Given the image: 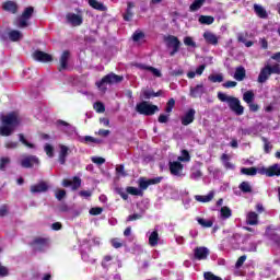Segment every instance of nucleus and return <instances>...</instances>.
<instances>
[{"mask_svg": "<svg viewBox=\"0 0 280 280\" xmlns=\"http://www.w3.org/2000/svg\"><path fill=\"white\" fill-rule=\"evenodd\" d=\"M141 218H143V215L139 214V213H133L127 217L126 222H135L137 220H141Z\"/></svg>", "mask_w": 280, "mask_h": 280, "instance_id": "obj_54", "label": "nucleus"}, {"mask_svg": "<svg viewBox=\"0 0 280 280\" xmlns=\"http://www.w3.org/2000/svg\"><path fill=\"white\" fill-rule=\"evenodd\" d=\"M243 101H244L246 104H252V103L255 101V92H253V91H246V92L243 94Z\"/></svg>", "mask_w": 280, "mask_h": 280, "instance_id": "obj_36", "label": "nucleus"}, {"mask_svg": "<svg viewBox=\"0 0 280 280\" xmlns=\"http://www.w3.org/2000/svg\"><path fill=\"white\" fill-rule=\"evenodd\" d=\"M158 121L159 124H167V121H170V114H160Z\"/></svg>", "mask_w": 280, "mask_h": 280, "instance_id": "obj_59", "label": "nucleus"}, {"mask_svg": "<svg viewBox=\"0 0 280 280\" xmlns=\"http://www.w3.org/2000/svg\"><path fill=\"white\" fill-rule=\"evenodd\" d=\"M59 163L60 165H65V163H67V156H69V152H71V150L65 144L59 145Z\"/></svg>", "mask_w": 280, "mask_h": 280, "instance_id": "obj_22", "label": "nucleus"}, {"mask_svg": "<svg viewBox=\"0 0 280 280\" xmlns=\"http://www.w3.org/2000/svg\"><path fill=\"white\" fill-rule=\"evenodd\" d=\"M132 8H135V2H127V9L126 12L122 15L124 21H132V16H135V13L132 12Z\"/></svg>", "mask_w": 280, "mask_h": 280, "instance_id": "obj_27", "label": "nucleus"}, {"mask_svg": "<svg viewBox=\"0 0 280 280\" xmlns=\"http://www.w3.org/2000/svg\"><path fill=\"white\" fill-rule=\"evenodd\" d=\"M194 257L198 261H202L209 257V248L207 247H196L194 250Z\"/></svg>", "mask_w": 280, "mask_h": 280, "instance_id": "obj_16", "label": "nucleus"}, {"mask_svg": "<svg viewBox=\"0 0 280 280\" xmlns=\"http://www.w3.org/2000/svg\"><path fill=\"white\" fill-rule=\"evenodd\" d=\"M174 106H176V101L174 98H170L166 103L165 113L170 115V113L174 110Z\"/></svg>", "mask_w": 280, "mask_h": 280, "instance_id": "obj_44", "label": "nucleus"}, {"mask_svg": "<svg viewBox=\"0 0 280 280\" xmlns=\"http://www.w3.org/2000/svg\"><path fill=\"white\" fill-rule=\"evenodd\" d=\"M206 2L207 0H195L189 7L190 12H198V10H200Z\"/></svg>", "mask_w": 280, "mask_h": 280, "instance_id": "obj_34", "label": "nucleus"}, {"mask_svg": "<svg viewBox=\"0 0 280 280\" xmlns=\"http://www.w3.org/2000/svg\"><path fill=\"white\" fill-rule=\"evenodd\" d=\"M141 38H145V33H144V32L136 31V32L132 34V40H133V43H139V40H141Z\"/></svg>", "mask_w": 280, "mask_h": 280, "instance_id": "obj_45", "label": "nucleus"}, {"mask_svg": "<svg viewBox=\"0 0 280 280\" xmlns=\"http://www.w3.org/2000/svg\"><path fill=\"white\" fill-rule=\"evenodd\" d=\"M2 10L10 12L11 14H16V12H19V4L14 1H7L2 5Z\"/></svg>", "mask_w": 280, "mask_h": 280, "instance_id": "obj_24", "label": "nucleus"}, {"mask_svg": "<svg viewBox=\"0 0 280 280\" xmlns=\"http://www.w3.org/2000/svg\"><path fill=\"white\" fill-rule=\"evenodd\" d=\"M230 159H231V156H229V154H226V153H223L221 155V161H222L225 170H235V165L233 163L229 162Z\"/></svg>", "mask_w": 280, "mask_h": 280, "instance_id": "obj_32", "label": "nucleus"}, {"mask_svg": "<svg viewBox=\"0 0 280 280\" xmlns=\"http://www.w3.org/2000/svg\"><path fill=\"white\" fill-rule=\"evenodd\" d=\"M136 110L139 115H144L145 117H152L159 113V106L150 104L147 101H142L136 105Z\"/></svg>", "mask_w": 280, "mask_h": 280, "instance_id": "obj_5", "label": "nucleus"}, {"mask_svg": "<svg viewBox=\"0 0 280 280\" xmlns=\"http://www.w3.org/2000/svg\"><path fill=\"white\" fill-rule=\"evenodd\" d=\"M66 19H67L68 23H71V25H73L74 27H78V26L82 25V23H83L82 15H78L75 13H68L66 15Z\"/></svg>", "mask_w": 280, "mask_h": 280, "instance_id": "obj_18", "label": "nucleus"}, {"mask_svg": "<svg viewBox=\"0 0 280 280\" xmlns=\"http://www.w3.org/2000/svg\"><path fill=\"white\" fill-rule=\"evenodd\" d=\"M271 75H280V65L275 63L273 66L266 65L264 68H261L257 82L259 84H265V82H268L270 80Z\"/></svg>", "mask_w": 280, "mask_h": 280, "instance_id": "obj_4", "label": "nucleus"}, {"mask_svg": "<svg viewBox=\"0 0 280 280\" xmlns=\"http://www.w3.org/2000/svg\"><path fill=\"white\" fill-rule=\"evenodd\" d=\"M241 174L245 176H257V167H243L241 168Z\"/></svg>", "mask_w": 280, "mask_h": 280, "instance_id": "obj_37", "label": "nucleus"}, {"mask_svg": "<svg viewBox=\"0 0 280 280\" xmlns=\"http://www.w3.org/2000/svg\"><path fill=\"white\" fill-rule=\"evenodd\" d=\"M30 246L33 247L35 253H44L45 248L49 246V238L37 236L30 243Z\"/></svg>", "mask_w": 280, "mask_h": 280, "instance_id": "obj_7", "label": "nucleus"}, {"mask_svg": "<svg viewBox=\"0 0 280 280\" xmlns=\"http://www.w3.org/2000/svg\"><path fill=\"white\" fill-rule=\"evenodd\" d=\"M81 186H82V179L78 176H74L73 180H70L67 178L62 180V187H72L73 191L80 189Z\"/></svg>", "mask_w": 280, "mask_h": 280, "instance_id": "obj_12", "label": "nucleus"}, {"mask_svg": "<svg viewBox=\"0 0 280 280\" xmlns=\"http://www.w3.org/2000/svg\"><path fill=\"white\" fill-rule=\"evenodd\" d=\"M262 141H264V152L265 154H270V150H272V147L270 145V141H268L267 138L262 137Z\"/></svg>", "mask_w": 280, "mask_h": 280, "instance_id": "obj_48", "label": "nucleus"}, {"mask_svg": "<svg viewBox=\"0 0 280 280\" xmlns=\"http://www.w3.org/2000/svg\"><path fill=\"white\" fill-rule=\"evenodd\" d=\"M92 163H95L96 165H104L106 163V159L100 158V156H93L91 158Z\"/></svg>", "mask_w": 280, "mask_h": 280, "instance_id": "obj_55", "label": "nucleus"}, {"mask_svg": "<svg viewBox=\"0 0 280 280\" xmlns=\"http://www.w3.org/2000/svg\"><path fill=\"white\" fill-rule=\"evenodd\" d=\"M8 275H10L8 267L1 265L0 262V277H8Z\"/></svg>", "mask_w": 280, "mask_h": 280, "instance_id": "obj_63", "label": "nucleus"}, {"mask_svg": "<svg viewBox=\"0 0 280 280\" xmlns=\"http://www.w3.org/2000/svg\"><path fill=\"white\" fill-rule=\"evenodd\" d=\"M203 38L208 45H218V36L213 34L212 32H205L203 33Z\"/></svg>", "mask_w": 280, "mask_h": 280, "instance_id": "obj_29", "label": "nucleus"}, {"mask_svg": "<svg viewBox=\"0 0 280 280\" xmlns=\"http://www.w3.org/2000/svg\"><path fill=\"white\" fill-rule=\"evenodd\" d=\"M159 231L154 230L149 236V245L152 246V248L159 246Z\"/></svg>", "mask_w": 280, "mask_h": 280, "instance_id": "obj_31", "label": "nucleus"}, {"mask_svg": "<svg viewBox=\"0 0 280 280\" xmlns=\"http://www.w3.org/2000/svg\"><path fill=\"white\" fill-rule=\"evenodd\" d=\"M4 148H7V150H16V148H19V142L9 141L4 144Z\"/></svg>", "mask_w": 280, "mask_h": 280, "instance_id": "obj_60", "label": "nucleus"}, {"mask_svg": "<svg viewBox=\"0 0 280 280\" xmlns=\"http://www.w3.org/2000/svg\"><path fill=\"white\" fill-rule=\"evenodd\" d=\"M44 150L47 156H49L50 159L54 158V147L51 144H46Z\"/></svg>", "mask_w": 280, "mask_h": 280, "instance_id": "obj_58", "label": "nucleus"}, {"mask_svg": "<svg viewBox=\"0 0 280 280\" xmlns=\"http://www.w3.org/2000/svg\"><path fill=\"white\" fill-rule=\"evenodd\" d=\"M19 140L21 143H23V145H25L26 148H31L32 150L34 148H36V145H34V143L28 142L27 139H25V136L23 133H19Z\"/></svg>", "mask_w": 280, "mask_h": 280, "instance_id": "obj_43", "label": "nucleus"}, {"mask_svg": "<svg viewBox=\"0 0 280 280\" xmlns=\"http://www.w3.org/2000/svg\"><path fill=\"white\" fill-rule=\"evenodd\" d=\"M214 22H215V18H213L211 15H200L199 16V23L201 25H213Z\"/></svg>", "mask_w": 280, "mask_h": 280, "instance_id": "obj_33", "label": "nucleus"}, {"mask_svg": "<svg viewBox=\"0 0 280 280\" xmlns=\"http://www.w3.org/2000/svg\"><path fill=\"white\" fill-rule=\"evenodd\" d=\"M88 3L93 10H97L98 12H107L108 8L104 5V3L97 0H88Z\"/></svg>", "mask_w": 280, "mask_h": 280, "instance_id": "obj_25", "label": "nucleus"}, {"mask_svg": "<svg viewBox=\"0 0 280 280\" xmlns=\"http://www.w3.org/2000/svg\"><path fill=\"white\" fill-rule=\"evenodd\" d=\"M34 15V7H27L22 12V15L19 18V24L18 27H27V21L32 19Z\"/></svg>", "mask_w": 280, "mask_h": 280, "instance_id": "obj_8", "label": "nucleus"}, {"mask_svg": "<svg viewBox=\"0 0 280 280\" xmlns=\"http://www.w3.org/2000/svg\"><path fill=\"white\" fill-rule=\"evenodd\" d=\"M104 208L102 207H94L90 210V215H102Z\"/></svg>", "mask_w": 280, "mask_h": 280, "instance_id": "obj_53", "label": "nucleus"}, {"mask_svg": "<svg viewBox=\"0 0 280 280\" xmlns=\"http://www.w3.org/2000/svg\"><path fill=\"white\" fill-rule=\"evenodd\" d=\"M33 58L37 61V62H51V60H54V57H51V55L42 51V50H35L33 52Z\"/></svg>", "mask_w": 280, "mask_h": 280, "instance_id": "obj_13", "label": "nucleus"}, {"mask_svg": "<svg viewBox=\"0 0 280 280\" xmlns=\"http://www.w3.org/2000/svg\"><path fill=\"white\" fill-rule=\"evenodd\" d=\"M120 82H124V77L116 74L115 72H110L106 75H104L100 81L95 82V86L101 91V93H106L108 91V88H106L107 84H119Z\"/></svg>", "mask_w": 280, "mask_h": 280, "instance_id": "obj_3", "label": "nucleus"}, {"mask_svg": "<svg viewBox=\"0 0 280 280\" xmlns=\"http://www.w3.org/2000/svg\"><path fill=\"white\" fill-rule=\"evenodd\" d=\"M10 164V158H1L0 159V170L1 172H5V166Z\"/></svg>", "mask_w": 280, "mask_h": 280, "instance_id": "obj_51", "label": "nucleus"}, {"mask_svg": "<svg viewBox=\"0 0 280 280\" xmlns=\"http://www.w3.org/2000/svg\"><path fill=\"white\" fill-rule=\"evenodd\" d=\"M22 34L20 31L13 30L9 33V38L12 40V43H16L18 40H21Z\"/></svg>", "mask_w": 280, "mask_h": 280, "instance_id": "obj_39", "label": "nucleus"}, {"mask_svg": "<svg viewBox=\"0 0 280 280\" xmlns=\"http://www.w3.org/2000/svg\"><path fill=\"white\" fill-rule=\"evenodd\" d=\"M161 95H163V90H159L158 92H154V90L142 91V97H144V100H152V97H161Z\"/></svg>", "mask_w": 280, "mask_h": 280, "instance_id": "obj_26", "label": "nucleus"}, {"mask_svg": "<svg viewBox=\"0 0 280 280\" xmlns=\"http://www.w3.org/2000/svg\"><path fill=\"white\" fill-rule=\"evenodd\" d=\"M55 197H56L59 201H60V200H65V198H67V190H65V189L56 190Z\"/></svg>", "mask_w": 280, "mask_h": 280, "instance_id": "obj_47", "label": "nucleus"}, {"mask_svg": "<svg viewBox=\"0 0 280 280\" xmlns=\"http://www.w3.org/2000/svg\"><path fill=\"white\" fill-rule=\"evenodd\" d=\"M262 174H266L268 178H272L275 176H280V164L276 163L270 165L267 168H262Z\"/></svg>", "mask_w": 280, "mask_h": 280, "instance_id": "obj_14", "label": "nucleus"}, {"mask_svg": "<svg viewBox=\"0 0 280 280\" xmlns=\"http://www.w3.org/2000/svg\"><path fill=\"white\" fill-rule=\"evenodd\" d=\"M110 244L113 248H121L124 243L119 242V238H112Z\"/></svg>", "mask_w": 280, "mask_h": 280, "instance_id": "obj_61", "label": "nucleus"}, {"mask_svg": "<svg viewBox=\"0 0 280 280\" xmlns=\"http://www.w3.org/2000/svg\"><path fill=\"white\" fill-rule=\"evenodd\" d=\"M137 69H141V71H150L155 75V78H161L163 74L161 73V70L152 67V66H145L143 63H137Z\"/></svg>", "mask_w": 280, "mask_h": 280, "instance_id": "obj_20", "label": "nucleus"}, {"mask_svg": "<svg viewBox=\"0 0 280 280\" xmlns=\"http://www.w3.org/2000/svg\"><path fill=\"white\" fill-rule=\"evenodd\" d=\"M168 167L173 176H180V172H183L184 166L180 162H170Z\"/></svg>", "mask_w": 280, "mask_h": 280, "instance_id": "obj_21", "label": "nucleus"}, {"mask_svg": "<svg viewBox=\"0 0 280 280\" xmlns=\"http://www.w3.org/2000/svg\"><path fill=\"white\" fill-rule=\"evenodd\" d=\"M203 279L206 280H222V278L213 275L211 271H207L203 273Z\"/></svg>", "mask_w": 280, "mask_h": 280, "instance_id": "obj_49", "label": "nucleus"}, {"mask_svg": "<svg viewBox=\"0 0 280 280\" xmlns=\"http://www.w3.org/2000/svg\"><path fill=\"white\" fill-rule=\"evenodd\" d=\"M108 261H113V256L106 255L103 257V260L101 262L102 268H108Z\"/></svg>", "mask_w": 280, "mask_h": 280, "instance_id": "obj_56", "label": "nucleus"}, {"mask_svg": "<svg viewBox=\"0 0 280 280\" xmlns=\"http://www.w3.org/2000/svg\"><path fill=\"white\" fill-rule=\"evenodd\" d=\"M197 222L198 224H200V226H202L203 229H211V226H213V221L211 220H206L203 218H197Z\"/></svg>", "mask_w": 280, "mask_h": 280, "instance_id": "obj_40", "label": "nucleus"}, {"mask_svg": "<svg viewBox=\"0 0 280 280\" xmlns=\"http://www.w3.org/2000/svg\"><path fill=\"white\" fill-rule=\"evenodd\" d=\"M184 45H186V47H196V42H194V38L187 36L184 38Z\"/></svg>", "mask_w": 280, "mask_h": 280, "instance_id": "obj_57", "label": "nucleus"}, {"mask_svg": "<svg viewBox=\"0 0 280 280\" xmlns=\"http://www.w3.org/2000/svg\"><path fill=\"white\" fill-rule=\"evenodd\" d=\"M231 215H233L231 208H229L226 206L221 208V218H223V220H229V218H231Z\"/></svg>", "mask_w": 280, "mask_h": 280, "instance_id": "obj_42", "label": "nucleus"}, {"mask_svg": "<svg viewBox=\"0 0 280 280\" xmlns=\"http://www.w3.org/2000/svg\"><path fill=\"white\" fill-rule=\"evenodd\" d=\"M189 95L194 100H196L198 97H202V95H205V84L201 83V84L196 85L195 88L191 86Z\"/></svg>", "mask_w": 280, "mask_h": 280, "instance_id": "obj_19", "label": "nucleus"}, {"mask_svg": "<svg viewBox=\"0 0 280 280\" xmlns=\"http://www.w3.org/2000/svg\"><path fill=\"white\" fill-rule=\"evenodd\" d=\"M244 261H246V255L238 257L235 264V268H242L244 266Z\"/></svg>", "mask_w": 280, "mask_h": 280, "instance_id": "obj_62", "label": "nucleus"}, {"mask_svg": "<svg viewBox=\"0 0 280 280\" xmlns=\"http://www.w3.org/2000/svg\"><path fill=\"white\" fill-rule=\"evenodd\" d=\"M238 189H241L243 194H253V187L248 182H242L238 186Z\"/></svg>", "mask_w": 280, "mask_h": 280, "instance_id": "obj_35", "label": "nucleus"}, {"mask_svg": "<svg viewBox=\"0 0 280 280\" xmlns=\"http://www.w3.org/2000/svg\"><path fill=\"white\" fill-rule=\"evenodd\" d=\"M182 154H183V156H179V158H178V161H182V162L191 161V156L189 155V151L183 150V151H182Z\"/></svg>", "mask_w": 280, "mask_h": 280, "instance_id": "obj_50", "label": "nucleus"}, {"mask_svg": "<svg viewBox=\"0 0 280 280\" xmlns=\"http://www.w3.org/2000/svg\"><path fill=\"white\" fill-rule=\"evenodd\" d=\"M195 200H197V202H211V200H213V192L207 196L197 195L195 196Z\"/></svg>", "mask_w": 280, "mask_h": 280, "instance_id": "obj_38", "label": "nucleus"}, {"mask_svg": "<svg viewBox=\"0 0 280 280\" xmlns=\"http://www.w3.org/2000/svg\"><path fill=\"white\" fill-rule=\"evenodd\" d=\"M163 180V177H155V178H150L145 179V177H140L138 180V185L140 190L145 191L150 185H159Z\"/></svg>", "mask_w": 280, "mask_h": 280, "instance_id": "obj_10", "label": "nucleus"}, {"mask_svg": "<svg viewBox=\"0 0 280 280\" xmlns=\"http://www.w3.org/2000/svg\"><path fill=\"white\" fill-rule=\"evenodd\" d=\"M127 194H129L130 196H143V192L141 191V189L133 187V186H128L126 188Z\"/></svg>", "mask_w": 280, "mask_h": 280, "instance_id": "obj_41", "label": "nucleus"}, {"mask_svg": "<svg viewBox=\"0 0 280 280\" xmlns=\"http://www.w3.org/2000/svg\"><path fill=\"white\" fill-rule=\"evenodd\" d=\"M254 12L259 19H268V11L260 4H254Z\"/></svg>", "mask_w": 280, "mask_h": 280, "instance_id": "obj_30", "label": "nucleus"}, {"mask_svg": "<svg viewBox=\"0 0 280 280\" xmlns=\"http://www.w3.org/2000/svg\"><path fill=\"white\" fill-rule=\"evenodd\" d=\"M94 109L96 113H104L106 110V106H104V103L97 102L94 104Z\"/></svg>", "mask_w": 280, "mask_h": 280, "instance_id": "obj_52", "label": "nucleus"}, {"mask_svg": "<svg viewBox=\"0 0 280 280\" xmlns=\"http://www.w3.org/2000/svg\"><path fill=\"white\" fill-rule=\"evenodd\" d=\"M164 43H165L167 49H172V51L170 52V56H176V54H178V51H180V46L183 45L180 43V39H178L174 35L164 36Z\"/></svg>", "mask_w": 280, "mask_h": 280, "instance_id": "obj_6", "label": "nucleus"}, {"mask_svg": "<svg viewBox=\"0 0 280 280\" xmlns=\"http://www.w3.org/2000/svg\"><path fill=\"white\" fill-rule=\"evenodd\" d=\"M234 80L237 82H244V80H246V68H244V66L235 68Z\"/></svg>", "mask_w": 280, "mask_h": 280, "instance_id": "obj_23", "label": "nucleus"}, {"mask_svg": "<svg viewBox=\"0 0 280 280\" xmlns=\"http://www.w3.org/2000/svg\"><path fill=\"white\" fill-rule=\"evenodd\" d=\"M217 97L218 100H220V102H225L230 110H232V113H235L238 117L244 115V106H242V102L240 101V98L235 96H229L223 92H218Z\"/></svg>", "mask_w": 280, "mask_h": 280, "instance_id": "obj_2", "label": "nucleus"}, {"mask_svg": "<svg viewBox=\"0 0 280 280\" xmlns=\"http://www.w3.org/2000/svg\"><path fill=\"white\" fill-rule=\"evenodd\" d=\"M208 79L210 80V82H224V77L222 74H210L208 77Z\"/></svg>", "mask_w": 280, "mask_h": 280, "instance_id": "obj_46", "label": "nucleus"}, {"mask_svg": "<svg viewBox=\"0 0 280 280\" xmlns=\"http://www.w3.org/2000/svg\"><path fill=\"white\" fill-rule=\"evenodd\" d=\"M0 119L2 124V126L0 127L1 137H10L21 124V119L19 118V114L16 112H11L7 115H2Z\"/></svg>", "mask_w": 280, "mask_h": 280, "instance_id": "obj_1", "label": "nucleus"}, {"mask_svg": "<svg viewBox=\"0 0 280 280\" xmlns=\"http://www.w3.org/2000/svg\"><path fill=\"white\" fill-rule=\"evenodd\" d=\"M237 86V83L235 81H226L223 83L224 89H235Z\"/></svg>", "mask_w": 280, "mask_h": 280, "instance_id": "obj_64", "label": "nucleus"}, {"mask_svg": "<svg viewBox=\"0 0 280 280\" xmlns=\"http://www.w3.org/2000/svg\"><path fill=\"white\" fill-rule=\"evenodd\" d=\"M246 222L249 226H255L259 224V215L257 214V212H248Z\"/></svg>", "mask_w": 280, "mask_h": 280, "instance_id": "obj_28", "label": "nucleus"}, {"mask_svg": "<svg viewBox=\"0 0 280 280\" xmlns=\"http://www.w3.org/2000/svg\"><path fill=\"white\" fill-rule=\"evenodd\" d=\"M21 165L25 170L34 167V165H40V160L36 155H26L21 160Z\"/></svg>", "mask_w": 280, "mask_h": 280, "instance_id": "obj_9", "label": "nucleus"}, {"mask_svg": "<svg viewBox=\"0 0 280 280\" xmlns=\"http://www.w3.org/2000/svg\"><path fill=\"white\" fill-rule=\"evenodd\" d=\"M195 119H196V109L190 108L180 118L182 126H189L190 124H194Z\"/></svg>", "mask_w": 280, "mask_h": 280, "instance_id": "obj_11", "label": "nucleus"}, {"mask_svg": "<svg viewBox=\"0 0 280 280\" xmlns=\"http://www.w3.org/2000/svg\"><path fill=\"white\" fill-rule=\"evenodd\" d=\"M48 190H49V185L45 180H42L38 184L31 186L32 194H43Z\"/></svg>", "mask_w": 280, "mask_h": 280, "instance_id": "obj_17", "label": "nucleus"}, {"mask_svg": "<svg viewBox=\"0 0 280 280\" xmlns=\"http://www.w3.org/2000/svg\"><path fill=\"white\" fill-rule=\"evenodd\" d=\"M69 58H71V52L65 50L59 59L58 71H65L69 67Z\"/></svg>", "mask_w": 280, "mask_h": 280, "instance_id": "obj_15", "label": "nucleus"}]
</instances>
